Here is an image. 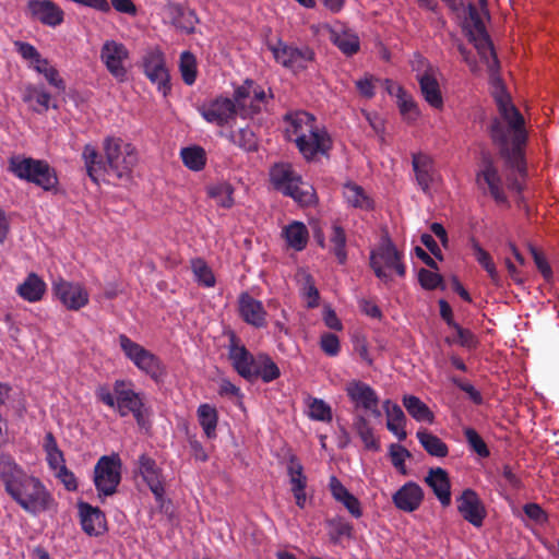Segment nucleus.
Returning a JSON list of instances; mask_svg holds the SVG:
<instances>
[{
  "mask_svg": "<svg viewBox=\"0 0 559 559\" xmlns=\"http://www.w3.org/2000/svg\"><path fill=\"white\" fill-rule=\"evenodd\" d=\"M17 53L27 62L28 67L35 70L40 63L43 64L44 58L40 52L29 43L17 40L14 43Z\"/></svg>",
  "mask_w": 559,
  "mask_h": 559,
  "instance_id": "3c124183",
  "label": "nucleus"
},
{
  "mask_svg": "<svg viewBox=\"0 0 559 559\" xmlns=\"http://www.w3.org/2000/svg\"><path fill=\"white\" fill-rule=\"evenodd\" d=\"M282 237L288 249L302 251L309 241V230L307 226L298 221H293L282 229Z\"/></svg>",
  "mask_w": 559,
  "mask_h": 559,
  "instance_id": "c756f323",
  "label": "nucleus"
},
{
  "mask_svg": "<svg viewBox=\"0 0 559 559\" xmlns=\"http://www.w3.org/2000/svg\"><path fill=\"white\" fill-rule=\"evenodd\" d=\"M34 71L44 75L47 82L58 91H66V83L63 79L61 78L56 67H53L48 59H45L43 66L40 63Z\"/></svg>",
  "mask_w": 559,
  "mask_h": 559,
  "instance_id": "864d4df0",
  "label": "nucleus"
},
{
  "mask_svg": "<svg viewBox=\"0 0 559 559\" xmlns=\"http://www.w3.org/2000/svg\"><path fill=\"white\" fill-rule=\"evenodd\" d=\"M418 278L420 285L426 289H435L442 282V278L438 273L426 269H421L419 271Z\"/></svg>",
  "mask_w": 559,
  "mask_h": 559,
  "instance_id": "680f3d73",
  "label": "nucleus"
},
{
  "mask_svg": "<svg viewBox=\"0 0 559 559\" xmlns=\"http://www.w3.org/2000/svg\"><path fill=\"white\" fill-rule=\"evenodd\" d=\"M118 343L126 358L140 371L150 376L155 381L165 376V366L154 353L124 334L118 336Z\"/></svg>",
  "mask_w": 559,
  "mask_h": 559,
  "instance_id": "0eeeda50",
  "label": "nucleus"
},
{
  "mask_svg": "<svg viewBox=\"0 0 559 559\" xmlns=\"http://www.w3.org/2000/svg\"><path fill=\"white\" fill-rule=\"evenodd\" d=\"M376 82H378V80L373 75L366 74L364 78L356 82V87L360 95L369 99L374 94Z\"/></svg>",
  "mask_w": 559,
  "mask_h": 559,
  "instance_id": "e2e57ef3",
  "label": "nucleus"
},
{
  "mask_svg": "<svg viewBox=\"0 0 559 559\" xmlns=\"http://www.w3.org/2000/svg\"><path fill=\"white\" fill-rule=\"evenodd\" d=\"M343 197L348 206L361 211L371 210L373 206V201L369 194L360 186L353 182H348L344 186Z\"/></svg>",
  "mask_w": 559,
  "mask_h": 559,
  "instance_id": "c9c22d12",
  "label": "nucleus"
},
{
  "mask_svg": "<svg viewBox=\"0 0 559 559\" xmlns=\"http://www.w3.org/2000/svg\"><path fill=\"white\" fill-rule=\"evenodd\" d=\"M392 500L399 510L413 512L420 507L424 500V491L416 483L408 481L393 495Z\"/></svg>",
  "mask_w": 559,
  "mask_h": 559,
  "instance_id": "412c9836",
  "label": "nucleus"
},
{
  "mask_svg": "<svg viewBox=\"0 0 559 559\" xmlns=\"http://www.w3.org/2000/svg\"><path fill=\"white\" fill-rule=\"evenodd\" d=\"M269 48L277 63L295 73L306 70L314 60V52L308 47L298 48L278 40Z\"/></svg>",
  "mask_w": 559,
  "mask_h": 559,
  "instance_id": "9d476101",
  "label": "nucleus"
},
{
  "mask_svg": "<svg viewBox=\"0 0 559 559\" xmlns=\"http://www.w3.org/2000/svg\"><path fill=\"white\" fill-rule=\"evenodd\" d=\"M456 333L457 342L462 346L473 347L476 344L475 335L467 329H463L457 323L452 326Z\"/></svg>",
  "mask_w": 559,
  "mask_h": 559,
  "instance_id": "774afa93",
  "label": "nucleus"
},
{
  "mask_svg": "<svg viewBox=\"0 0 559 559\" xmlns=\"http://www.w3.org/2000/svg\"><path fill=\"white\" fill-rule=\"evenodd\" d=\"M272 95L252 80H246L235 88L234 98L238 103H269Z\"/></svg>",
  "mask_w": 559,
  "mask_h": 559,
  "instance_id": "2f4dec72",
  "label": "nucleus"
},
{
  "mask_svg": "<svg viewBox=\"0 0 559 559\" xmlns=\"http://www.w3.org/2000/svg\"><path fill=\"white\" fill-rule=\"evenodd\" d=\"M320 347L328 356H337L341 352V343L338 336L329 332L323 333L320 336Z\"/></svg>",
  "mask_w": 559,
  "mask_h": 559,
  "instance_id": "13d9d810",
  "label": "nucleus"
},
{
  "mask_svg": "<svg viewBox=\"0 0 559 559\" xmlns=\"http://www.w3.org/2000/svg\"><path fill=\"white\" fill-rule=\"evenodd\" d=\"M0 479L10 497L28 513L39 514L55 503L43 481L28 475L9 454L0 455Z\"/></svg>",
  "mask_w": 559,
  "mask_h": 559,
  "instance_id": "f03ea898",
  "label": "nucleus"
},
{
  "mask_svg": "<svg viewBox=\"0 0 559 559\" xmlns=\"http://www.w3.org/2000/svg\"><path fill=\"white\" fill-rule=\"evenodd\" d=\"M102 148L104 158L94 145L86 144L83 147L82 159L91 180L98 185L102 177L108 174L120 181H130L139 162L136 147L119 136L108 135Z\"/></svg>",
  "mask_w": 559,
  "mask_h": 559,
  "instance_id": "f257e3e1",
  "label": "nucleus"
},
{
  "mask_svg": "<svg viewBox=\"0 0 559 559\" xmlns=\"http://www.w3.org/2000/svg\"><path fill=\"white\" fill-rule=\"evenodd\" d=\"M412 456L411 452L399 443H392L389 445V457L394 468L401 475H407L408 471L406 467V461Z\"/></svg>",
  "mask_w": 559,
  "mask_h": 559,
  "instance_id": "09e8293b",
  "label": "nucleus"
},
{
  "mask_svg": "<svg viewBox=\"0 0 559 559\" xmlns=\"http://www.w3.org/2000/svg\"><path fill=\"white\" fill-rule=\"evenodd\" d=\"M180 157L183 165L192 171L202 170L205 167L207 160L205 150L199 145L182 147L180 150Z\"/></svg>",
  "mask_w": 559,
  "mask_h": 559,
  "instance_id": "a19ab883",
  "label": "nucleus"
},
{
  "mask_svg": "<svg viewBox=\"0 0 559 559\" xmlns=\"http://www.w3.org/2000/svg\"><path fill=\"white\" fill-rule=\"evenodd\" d=\"M254 371V378H261L264 382H271L281 374L276 364L266 355L257 356Z\"/></svg>",
  "mask_w": 559,
  "mask_h": 559,
  "instance_id": "c03bdc74",
  "label": "nucleus"
},
{
  "mask_svg": "<svg viewBox=\"0 0 559 559\" xmlns=\"http://www.w3.org/2000/svg\"><path fill=\"white\" fill-rule=\"evenodd\" d=\"M17 296L23 300L35 304L44 299L47 293V284L38 274L32 272L16 286Z\"/></svg>",
  "mask_w": 559,
  "mask_h": 559,
  "instance_id": "4be33fe9",
  "label": "nucleus"
},
{
  "mask_svg": "<svg viewBox=\"0 0 559 559\" xmlns=\"http://www.w3.org/2000/svg\"><path fill=\"white\" fill-rule=\"evenodd\" d=\"M197 417L204 436L207 439L217 437L218 412L215 406L203 403L197 409Z\"/></svg>",
  "mask_w": 559,
  "mask_h": 559,
  "instance_id": "f704fd0d",
  "label": "nucleus"
},
{
  "mask_svg": "<svg viewBox=\"0 0 559 559\" xmlns=\"http://www.w3.org/2000/svg\"><path fill=\"white\" fill-rule=\"evenodd\" d=\"M424 98L430 105H440L442 102L441 91L438 82V73L429 69L418 76Z\"/></svg>",
  "mask_w": 559,
  "mask_h": 559,
  "instance_id": "72a5a7b5",
  "label": "nucleus"
},
{
  "mask_svg": "<svg viewBox=\"0 0 559 559\" xmlns=\"http://www.w3.org/2000/svg\"><path fill=\"white\" fill-rule=\"evenodd\" d=\"M464 435L467 443L479 456L487 457L489 455V450L483 440V438L477 433L473 428H466L464 430Z\"/></svg>",
  "mask_w": 559,
  "mask_h": 559,
  "instance_id": "4d7b16f0",
  "label": "nucleus"
},
{
  "mask_svg": "<svg viewBox=\"0 0 559 559\" xmlns=\"http://www.w3.org/2000/svg\"><path fill=\"white\" fill-rule=\"evenodd\" d=\"M330 246L331 250L336 255L340 263H344L346 260V235L342 227L338 225H333L332 231L330 235Z\"/></svg>",
  "mask_w": 559,
  "mask_h": 559,
  "instance_id": "5fc2aeb1",
  "label": "nucleus"
},
{
  "mask_svg": "<svg viewBox=\"0 0 559 559\" xmlns=\"http://www.w3.org/2000/svg\"><path fill=\"white\" fill-rule=\"evenodd\" d=\"M329 489L332 497L349 512L355 519L362 516V508L360 501L350 493L347 488L335 477L332 476L329 481Z\"/></svg>",
  "mask_w": 559,
  "mask_h": 559,
  "instance_id": "a878e982",
  "label": "nucleus"
},
{
  "mask_svg": "<svg viewBox=\"0 0 559 559\" xmlns=\"http://www.w3.org/2000/svg\"><path fill=\"white\" fill-rule=\"evenodd\" d=\"M52 294L70 311H79L90 302V293L84 284L62 277L52 283Z\"/></svg>",
  "mask_w": 559,
  "mask_h": 559,
  "instance_id": "f8f14e48",
  "label": "nucleus"
},
{
  "mask_svg": "<svg viewBox=\"0 0 559 559\" xmlns=\"http://www.w3.org/2000/svg\"><path fill=\"white\" fill-rule=\"evenodd\" d=\"M9 171L19 179L35 183L45 191H56L58 188L57 173L46 160L22 155L12 156L9 159Z\"/></svg>",
  "mask_w": 559,
  "mask_h": 559,
  "instance_id": "39448f33",
  "label": "nucleus"
},
{
  "mask_svg": "<svg viewBox=\"0 0 559 559\" xmlns=\"http://www.w3.org/2000/svg\"><path fill=\"white\" fill-rule=\"evenodd\" d=\"M403 406L407 413L419 423L432 424L435 415L430 408L417 396L405 395L402 400Z\"/></svg>",
  "mask_w": 559,
  "mask_h": 559,
  "instance_id": "58836bf2",
  "label": "nucleus"
},
{
  "mask_svg": "<svg viewBox=\"0 0 559 559\" xmlns=\"http://www.w3.org/2000/svg\"><path fill=\"white\" fill-rule=\"evenodd\" d=\"M81 525L83 531L93 536H97L106 530L105 514L98 509L87 503L79 504Z\"/></svg>",
  "mask_w": 559,
  "mask_h": 559,
  "instance_id": "bb28decb",
  "label": "nucleus"
},
{
  "mask_svg": "<svg viewBox=\"0 0 559 559\" xmlns=\"http://www.w3.org/2000/svg\"><path fill=\"white\" fill-rule=\"evenodd\" d=\"M471 247L476 261L488 273L490 280L498 284L499 274L490 254L476 240H472Z\"/></svg>",
  "mask_w": 559,
  "mask_h": 559,
  "instance_id": "de8ad7c7",
  "label": "nucleus"
},
{
  "mask_svg": "<svg viewBox=\"0 0 559 559\" xmlns=\"http://www.w3.org/2000/svg\"><path fill=\"white\" fill-rule=\"evenodd\" d=\"M206 194L217 206L230 209L234 201V187L227 181H217L206 186Z\"/></svg>",
  "mask_w": 559,
  "mask_h": 559,
  "instance_id": "e433bc0d",
  "label": "nucleus"
},
{
  "mask_svg": "<svg viewBox=\"0 0 559 559\" xmlns=\"http://www.w3.org/2000/svg\"><path fill=\"white\" fill-rule=\"evenodd\" d=\"M413 168L416 180L424 192L428 193L439 182L440 176L435 167L433 159L429 155L425 153L414 154Z\"/></svg>",
  "mask_w": 559,
  "mask_h": 559,
  "instance_id": "a211bd4d",
  "label": "nucleus"
},
{
  "mask_svg": "<svg viewBox=\"0 0 559 559\" xmlns=\"http://www.w3.org/2000/svg\"><path fill=\"white\" fill-rule=\"evenodd\" d=\"M238 310L241 319L255 328H263L266 324V311L263 304L243 293L238 299Z\"/></svg>",
  "mask_w": 559,
  "mask_h": 559,
  "instance_id": "6ab92c4d",
  "label": "nucleus"
},
{
  "mask_svg": "<svg viewBox=\"0 0 559 559\" xmlns=\"http://www.w3.org/2000/svg\"><path fill=\"white\" fill-rule=\"evenodd\" d=\"M286 136L294 141L302 154L310 160L319 154H325L331 147V140L310 112L298 109L287 114L284 118Z\"/></svg>",
  "mask_w": 559,
  "mask_h": 559,
  "instance_id": "20e7f679",
  "label": "nucleus"
},
{
  "mask_svg": "<svg viewBox=\"0 0 559 559\" xmlns=\"http://www.w3.org/2000/svg\"><path fill=\"white\" fill-rule=\"evenodd\" d=\"M416 437L428 454L436 457H445L449 453L448 445L436 435L427 429H419Z\"/></svg>",
  "mask_w": 559,
  "mask_h": 559,
  "instance_id": "ea45409f",
  "label": "nucleus"
},
{
  "mask_svg": "<svg viewBox=\"0 0 559 559\" xmlns=\"http://www.w3.org/2000/svg\"><path fill=\"white\" fill-rule=\"evenodd\" d=\"M191 270L199 285L211 288L216 284L215 275L209 264L200 258L191 261Z\"/></svg>",
  "mask_w": 559,
  "mask_h": 559,
  "instance_id": "a18cd8bd",
  "label": "nucleus"
},
{
  "mask_svg": "<svg viewBox=\"0 0 559 559\" xmlns=\"http://www.w3.org/2000/svg\"><path fill=\"white\" fill-rule=\"evenodd\" d=\"M229 358L235 370L245 379H254L257 356H252L243 346L231 345Z\"/></svg>",
  "mask_w": 559,
  "mask_h": 559,
  "instance_id": "c85d7f7f",
  "label": "nucleus"
},
{
  "mask_svg": "<svg viewBox=\"0 0 559 559\" xmlns=\"http://www.w3.org/2000/svg\"><path fill=\"white\" fill-rule=\"evenodd\" d=\"M179 71L182 81L187 85H192L198 76V61L195 56L190 51H183L179 59Z\"/></svg>",
  "mask_w": 559,
  "mask_h": 559,
  "instance_id": "49530a36",
  "label": "nucleus"
},
{
  "mask_svg": "<svg viewBox=\"0 0 559 559\" xmlns=\"http://www.w3.org/2000/svg\"><path fill=\"white\" fill-rule=\"evenodd\" d=\"M457 510L471 524L476 527L483 525L484 519L486 516V510L480 501L477 493L472 489H466L462 492V495L457 498Z\"/></svg>",
  "mask_w": 559,
  "mask_h": 559,
  "instance_id": "dca6fc26",
  "label": "nucleus"
},
{
  "mask_svg": "<svg viewBox=\"0 0 559 559\" xmlns=\"http://www.w3.org/2000/svg\"><path fill=\"white\" fill-rule=\"evenodd\" d=\"M142 68L146 78L156 85L157 91L167 96L171 90L170 74L166 66L165 55L159 47L146 50L142 58Z\"/></svg>",
  "mask_w": 559,
  "mask_h": 559,
  "instance_id": "1a4fd4ad",
  "label": "nucleus"
},
{
  "mask_svg": "<svg viewBox=\"0 0 559 559\" xmlns=\"http://www.w3.org/2000/svg\"><path fill=\"white\" fill-rule=\"evenodd\" d=\"M306 403L308 407V415L310 418L319 421L332 420V409L330 405L326 404L323 400L308 397Z\"/></svg>",
  "mask_w": 559,
  "mask_h": 559,
  "instance_id": "603ef678",
  "label": "nucleus"
},
{
  "mask_svg": "<svg viewBox=\"0 0 559 559\" xmlns=\"http://www.w3.org/2000/svg\"><path fill=\"white\" fill-rule=\"evenodd\" d=\"M139 472L157 499L164 495V479L154 460L146 455L139 459Z\"/></svg>",
  "mask_w": 559,
  "mask_h": 559,
  "instance_id": "393cba45",
  "label": "nucleus"
},
{
  "mask_svg": "<svg viewBox=\"0 0 559 559\" xmlns=\"http://www.w3.org/2000/svg\"><path fill=\"white\" fill-rule=\"evenodd\" d=\"M121 479V460L118 454L102 456L94 469V484L106 496L112 495Z\"/></svg>",
  "mask_w": 559,
  "mask_h": 559,
  "instance_id": "9b49d317",
  "label": "nucleus"
},
{
  "mask_svg": "<svg viewBox=\"0 0 559 559\" xmlns=\"http://www.w3.org/2000/svg\"><path fill=\"white\" fill-rule=\"evenodd\" d=\"M383 409L386 416V428L392 432L400 441H404L407 438L406 432V416L402 408L391 401L383 403Z\"/></svg>",
  "mask_w": 559,
  "mask_h": 559,
  "instance_id": "7c9ffc66",
  "label": "nucleus"
},
{
  "mask_svg": "<svg viewBox=\"0 0 559 559\" xmlns=\"http://www.w3.org/2000/svg\"><path fill=\"white\" fill-rule=\"evenodd\" d=\"M354 350L359 356L360 360H362L368 366H372L373 358L369 352L367 341L365 338H356L354 342Z\"/></svg>",
  "mask_w": 559,
  "mask_h": 559,
  "instance_id": "338daca9",
  "label": "nucleus"
},
{
  "mask_svg": "<svg viewBox=\"0 0 559 559\" xmlns=\"http://www.w3.org/2000/svg\"><path fill=\"white\" fill-rule=\"evenodd\" d=\"M288 475L289 480L293 489H299V488H306L307 486V477L304 474V468L301 464L295 460L292 459L288 463Z\"/></svg>",
  "mask_w": 559,
  "mask_h": 559,
  "instance_id": "6e6d98bb",
  "label": "nucleus"
},
{
  "mask_svg": "<svg viewBox=\"0 0 559 559\" xmlns=\"http://www.w3.org/2000/svg\"><path fill=\"white\" fill-rule=\"evenodd\" d=\"M96 399L110 408H116L117 396L108 385H99L95 391Z\"/></svg>",
  "mask_w": 559,
  "mask_h": 559,
  "instance_id": "0e129e2a",
  "label": "nucleus"
},
{
  "mask_svg": "<svg viewBox=\"0 0 559 559\" xmlns=\"http://www.w3.org/2000/svg\"><path fill=\"white\" fill-rule=\"evenodd\" d=\"M425 480L431 487L440 503L443 507L450 506L451 484L448 473L441 467L432 468Z\"/></svg>",
  "mask_w": 559,
  "mask_h": 559,
  "instance_id": "cd10ccee",
  "label": "nucleus"
},
{
  "mask_svg": "<svg viewBox=\"0 0 559 559\" xmlns=\"http://www.w3.org/2000/svg\"><path fill=\"white\" fill-rule=\"evenodd\" d=\"M491 136L497 142L508 164L519 174L525 171L524 145L527 131L523 116L516 107H499L490 124Z\"/></svg>",
  "mask_w": 559,
  "mask_h": 559,
  "instance_id": "7ed1b4c3",
  "label": "nucleus"
},
{
  "mask_svg": "<svg viewBox=\"0 0 559 559\" xmlns=\"http://www.w3.org/2000/svg\"><path fill=\"white\" fill-rule=\"evenodd\" d=\"M17 53L27 62L28 67L35 70L40 63L43 64L44 58L40 52L29 43L17 40L14 43Z\"/></svg>",
  "mask_w": 559,
  "mask_h": 559,
  "instance_id": "8fccbe9b",
  "label": "nucleus"
},
{
  "mask_svg": "<svg viewBox=\"0 0 559 559\" xmlns=\"http://www.w3.org/2000/svg\"><path fill=\"white\" fill-rule=\"evenodd\" d=\"M471 41L474 43L480 61L486 69L493 74L498 70V60L489 36L480 23L475 26V34L471 35Z\"/></svg>",
  "mask_w": 559,
  "mask_h": 559,
  "instance_id": "aec40b11",
  "label": "nucleus"
},
{
  "mask_svg": "<svg viewBox=\"0 0 559 559\" xmlns=\"http://www.w3.org/2000/svg\"><path fill=\"white\" fill-rule=\"evenodd\" d=\"M43 448L46 452L48 465L53 472L66 466L63 453L58 448L57 441L51 432L46 433Z\"/></svg>",
  "mask_w": 559,
  "mask_h": 559,
  "instance_id": "37998d69",
  "label": "nucleus"
},
{
  "mask_svg": "<svg viewBox=\"0 0 559 559\" xmlns=\"http://www.w3.org/2000/svg\"><path fill=\"white\" fill-rule=\"evenodd\" d=\"M492 95L497 105H509L511 99L507 93L502 82L499 79H493L491 83Z\"/></svg>",
  "mask_w": 559,
  "mask_h": 559,
  "instance_id": "69168bd1",
  "label": "nucleus"
},
{
  "mask_svg": "<svg viewBox=\"0 0 559 559\" xmlns=\"http://www.w3.org/2000/svg\"><path fill=\"white\" fill-rule=\"evenodd\" d=\"M201 116L210 123L224 127L236 120L235 107H199Z\"/></svg>",
  "mask_w": 559,
  "mask_h": 559,
  "instance_id": "4c0bfd02",
  "label": "nucleus"
},
{
  "mask_svg": "<svg viewBox=\"0 0 559 559\" xmlns=\"http://www.w3.org/2000/svg\"><path fill=\"white\" fill-rule=\"evenodd\" d=\"M355 432L359 436L365 448L370 451H379L380 442L374 436L373 429L369 421L361 415L355 417L353 423Z\"/></svg>",
  "mask_w": 559,
  "mask_h": 559,
  "instance_id": "79ce46f5",
  "label": "nucleus"
},
{
  "mask_svg": "<svg viewBox=\"0 0 559 559\" xmlns=\"http://www.w3.org/2000/svg\"><path fill=\"white\" fill-rule=\"evenodd\" d=\"M370 261L376 275L384 282L392 280L395 274L400 276L405 274V266L401 262V255L389 240H383L371 252Z\"/></svg>",
  "mask_w": 559,
  "mask_h": 559,
  "instance_id": "6e6552de",
  "label": "nucleus"
},
{
  "mask_svg": "<svg viewBox=\"0 0 559 559\" xmlns=\"http://www.w3.org/2000/svg\"><path fill=\"white\" fill-rule=\"evenodd\" d=\"M29 16L49 27H57L63 23V10L51 0H28Z\"/></svg>",
  "mask_w": 559,
  "mask_h": 559,
  "instance_id": "2eb2a0df",
  "label": "nucleus"
},
{
  "mask_svg": "<svg viewBox=\"0 0 559 559\" xmlns=\"http://www.w3.org/2000/svg\"><path fill=\"white\" fill-rule=\"evenodd\" d=\"M477 185L487 188L491 197L499 203L506 201L503 183L497 168L491 163H486L477 174Z\"/></svg>",
  "mask_w": 559,
  "mask_h": 559,
  "instance_id": "5701e85b",
  "label": "nucleus"
},
{
  "mask_svg": "<svg viewBox=\"0 0 559 559\" xmlns=\"http://www.w3.org/2000/svg\"><path fill=\"white\" fill-rule=\"evenodd\" d=\"M345 391L357 408L371 412L377 411L379 397L377 392L369 384L359 380H352L346 384Z\"/></svg>",
  "mask_w": 559,
  "mask_h": 559,
  "instance_id": "f3484780",
  "label": "nucleus"
},
{
  "mask_svg": "<svg viewBox=\"0 0 559 559\" xmlns=\"http://www.w3.org/2000/svg\"><path fill=\"white\" fill-rule=\"evenodd\" d=\"M273 186L284 194L292 197L302 206L316 203L314 189L302 182L301 177L287 163L275 164L270 170Z\"/></svg>",
  "mask_w": 559,
  "mask_h": 559,
  "instance_id": "423d86ee",
  "label": "nucleus"
},
{
  "mask_svg": "<svg viewBox=\"0 0 559 559\" xmlns=\"http://www.w3.org/2000/svg\"><path fill=\"white\" fill-rule=\"evenodd\" d=\"M164 15L177 29L192 33L198 24V17L192 10L185 9L179 4L169 3L164 8Z\"/></svg>",
  "mask_w": 559,
  "mask_h": 559,
  "instance_id": "b1692460",
  "label": "nucleus"
},
{
  "mask_svg": "<svg viewBox=\"0 0 559 559\" xmlns=\"http://www.w3.org/2000/svg\"><path fill=\"white\" fill-rule=\"evenodd\" d=\"M385 90L386 92L392 96L395 97L396 105H412V98L407 94V92L397 83L385 80L384 81Z\"/></svg>",
  "mask_w": 559,
  "mask_h": 559,
  "instance_id": "bf43d9fd",
  "label": "nucleus"
},
{
  "mask_svg": "<svg viewBox=\"0 0 559 559\" xmlns=\"http://www.w3.org/2000/svg\"><path fill=\"white\" fill-rule=\"evenodd\" d=\"M332 530V537L338 539L344 536H350L353 526L342 518L332 519L328 522Z\"/></svg>",
  "mask_w": 559,
  "mask_h": 559,
  "instance_id": "052dcab7",
  "label": "nucleus"
},
{
  "mask_svg": "<svg viewBox=\"0 0 559 559\" xmlns=\"http://www.w3.org/2000/svg\"><path fill=\"white\" fill-rule=\"evenodd\" d=\"M129 59L128 48L119 41L106 40L100 49V60L108 72L116 79L123 81L127 76L126 62Z\"/></svg>",
  "mask_w": 559,
  "mask_h": 559,
  "instance_id": "4468645a",
  "label": "nucleus"
},
{
  "mask_svg": "<svg viewBox=\"0 0 559 559\" xmlns=\"http://www.w3.org/2000/svg\"><path fill=\"white\" fill-rule=\"evenodd\" d=\"M331 41L345 55L353 56L360 48L358 35L348 28L341 27L331 31Z\"/></svg>",
  "mask_w": 559,
  "mask_h": 559,
  "instance_id": "473e14b6",
  "label": "nucleus"
},
{
  "mask_svg": "<svg viewBox=\"0 0 559 559\" xmlns=\"http://www.w3.org/2000/svg\"><path fill=\"white\" fill-rule=\"evenodd\" d=\"M114 392L117 396L116 409L124 417L132 414L139 425L144 420V402L140 393L132 389V383L124 380H117L114 383Z\"/></svg>",
  "mask_w": 559,
  "mask_h": 559,
  "instance_id": "ddd939ff",
  "label": "nucleus"
}]
</instances>
